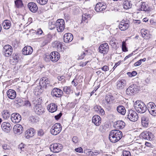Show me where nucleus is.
<instances>
[{
    "instance_id": "nucleus-1",
    "label": "nucleus",
    "mask_w": 156,
    "mask_h": 156,
    "mask_svg": "<svg viewBox=\"0 0 156 156\" xmlns=\"http://www.w3.org/2000/svg\"><path fill=\"white\" fill-rule=\"evenodd\" d=\"M122 132L118 130H112L109 136L110 141L115 143L119 141L122 138Z\"/></svg>"
},
{
    "instance_id": "nucleus-2",
    "label": "nucleus",
    "mask_w": 156,
    "mask_h": 156,
    "mask_svg": "<svg viewBox=\"0 0 156 156\" xmlns=\"http://www.w3.org/2000/svg\"><path fill=\"white\" fill-rule=\"evenodd\" d=\"M134 107L138 113H144L147 110L145 104L141 101H137L134 103Z\"/></svg>"
},
{
    "instance_id": "nucleus-3",
    "label": "nucleus",
    "mask_w": 156,
    "mask_h": 156,
    "mask_svg": "<svg viewBox=\"0 0 156 156\" xmlns=\"http://www.w3.org/2000/svg\"><path fill=\"white\" fill-rule=\"evenodd\" d=\"M62 126L59 123L54 124L51 129V133L52 135H56L59 134L62 130Z\"/></svg>"
},
{
    "instance_id": "nucleus-4",
    "label": "nucleus",
    "mask_w": 156,
    "mask_h": 156,
    "mask_svg": "<svg viewBox=\"0 0 156 156\" xmlns=\"http://www.w3.org/2000/svg\"><path fill=\"white\" fill-rule=\"evenodd\" d=\"M147 107L149 113L153 116H156V105L153 102L147 104Z\"/></svg>"
},
{
    "instance_id": "nucleus-5",
    "label": "nucleus",
    "mask_w": 156,
    "mask_h": 156,
    "mask_svg": "<svg viewBox=\"0 0 156 156\" xmlns=\"http://www.w3.org/2000/svg\"><path fill=\"white\" fill-rule=\"evenodd\" d=\"M127 118L131 121L135 122L138 119V116L135 111L130 109L129 110Z\"/></svg>"
},
{
    "instance_id": "nucleus-6",
    "label": "nucleus",
    "mask_w": 156,
    "mask_h": 156,
    "mask_svg": "<svg viewBox=\"0 0 156 156\" xmlns=\"http://www.w3.org/2000/svg\"><path fill=\"white\" fill-rule=\"evenodd\" d=\"M63 148L62 145L59 144L55 143L50 146L51 151L54 153H58Z\"/></svg>"
},
{
    "instance_id": "nucleus-7",
    "label": "nucleus",
    "mask_w": 156,
    "mask_h": 156,
    "mask_svg": "<svg viewBox=\"0 0 156 156\" xmlns=\"http://www.w3.org/2000/svg\"><path fill=\"white\" fill-rule=\"evenodd\" d=\"M56 28L58 32H62L64 30V21L62 19L58 20L55 23Z\"/></svg>"
},
{
    "instance_id": "nucleus-8",
    "label": "nucleus",
    "mask_w": 156,
    "mask_h": 156,
    "mask_svg": "<svg viewBox=\"0 0 156 156\" xmlns=\"http://www.w3.org/2000/svg\"><path fill=\"white\" fill-rule=\"evenodd\" d=\"M150 116L149 115L144 114L141 117V124L142 126L145 127L148 126L150 121Z\"/></svg>"
},
{
    "instance_id": "nucleus-9",
    "label": "nucleus",
    "mask_w": 156,
    "mask_h": 156,
    "mask_svg": "<svg viewBox=\"0 0 156 156\" xmlns=\"http://www.w3.org/2000/svg\"><path fill=\"white\" fill-rule=\"evenodd\" d=\"M100 53L104 55L106 54L109 50V47L107 43H105L101 44L98 48Z\"/></svg>"
},
{
    "instance_id": "nucleus-10",
    "label": "nucleus",
    "mask_w": 156,
    "mask_h": 156,
    "mask_svg": "<svg viewBox=\"0 0 156 156\" xmlns=\"http://www.w3.org/2000/svg\"><path fill=\"white\" fill-rule=\"evenodd\" d=\"M3 51L5 53L4 55L6 57H9L12 54V48L9 45H6L3 48Z\"/></svg>"
},
{
    "instance_id": "nucleus-11",
    "label": "nucleus",
    "mask_w": 156,
    "mask_h": 156,
    "mask_svg": "<svg viewBox=\"0 0 156 156\" xmlns=\"http://www.w3.org/2000/svg\"><path fill=\"white\" fill-rule=\"evenodd\" d=\"M141 136L143 139L149 141L152 140L153 138V135L151 132L149 131L143 132L141 134Z\"/></svg>"
},
{
    "instance_id": "nucleus-12",
    "label": "nucleus",
    "mask_w": 156,
    "mask_h": 156,
    "mask_svg": "<svg viewBox=\"0 0 156 156\" xmlns=\"http://www.w3.org/2000/svg\"><path fill=\"white\" fill-rule=\"evenodd\" d=\"M138 90V88L134 85H131L126 90V94L128 95H131L136 93Z\"/></svg>"
},
{
    "instance_id": "nucleus-13",
    "label": "nucleus",
    "mask_w": 156,
    "mask_h": 156,
    "mask_svg": "<svg viewBox=\"0 0 156 156\" xmlns=\"http://www.w3.org/2000/svg\"><path fill=\"white\" fill-rule=\"evenodd\" d=\"M51 95L54 97H60L63 94V92L61 89L54 88L51 92Z\"/></svg>"
},
{
    "instance_id": "nucleus-14",
    "label": "nucleus",
    "mask_w": 156,
    "mask_h": 156,
    "mask_svg": "<svg viewBox=\"0 0 156 156\" xmlns=\"http://www.w3.org/2000/svg\"><path fill=\"white\" fill-rule=\"evenodd\" d=\"M11 119L13 122L18 123L21 119V116L17 113H13L11 115Z\"/></svg>"
},
{
    "instance_id": "nucleus-15",
    "label": "nucleus",
    "mask_w": 156,
    "mask_h": 156,
    "mask_svg": "<svg viewBox=\"0 0 156 156\" xmlns=\"http://www.w3.org/2000/svg\"><path fill=\"white\" fill-rule=\"evenodd\" d=\"M34 110L35 112L39 115L42 114L44 112V108L41 105L40 103L38 104H36L34 108Z\"/></svg>"
},
{
    "instance_id": "nucleus-16",
    "label": "nucleus",
    "mask_w": 156,
    "mask_h": 156,
    "mask_svg": "<svg viewBox=\"0 0 156 156\" xmlns=\"http://www.w3.org/2000/svg\"><path fill=\"white\" fill-rule=\"evenodd\" d=\"M106 8L105 3L103 2H98L96 5L95 10L97 12H99L105 10Z\"/></svg>"
},
{
    "instance_id": "nucleus-17",
    "label": "nucleus",
    "mask_w": 156,
    "mask_h": 156,
    "mask_svg": "<svg viewBox=\"0 0 156 156\" xmlns=\"http://www.w3.org/2000/svg\"><path fill=\"white\" fill-rule=\"evenodd\" d=\"M49 56L51 60L54 62L57 61L60 58L59 54L57 51L51 52Z\"/></svg>"
},
{
    "instance_id": "nucleus-18",
    "label": "nucleus",
    "mask_w": 156,
    "mask_h": 156,
    "mask_svg": "<svg viewBox=\"0 0 156 156\" xmlns=\"http://www.w3.org/2000/svg\"><path fill=\"white\" fill-rule=\"evenodd\" d=\"M117 89L122 90L126 86V81L124 79H121L119 80L116 83Z\"/></svg>"
},
{
    "instance_id": "nucleus-19",
    "label": "nucleus",
    "mask_w": 156,
    "mask_h": 156,
    "mask_svg": "<svg viewBox=\"0 0 156 156\" xmlns=\"http://www.w3.org/2000/svg\"><path fill=\"white\" fill-rule=\"evenodd\" d=\"M129 24L128 21L124 20H122L119 25V29L122 31H124L129 27Z\"/></svg>"
},
{
    "instance_id": "nucleus-20",
    "label": "nucleus",
    "mask_w": 156,
    "mask_h": 156,
    "mask_svg": "<svg viewBox=\"0 0 156 156\" xmlns=\"http://www.w3.org/2000/svg\"><path fill=\"white\" fill-rule=\"evenodd\" d=\"M2 129L4 132L6 133L9 132L11 129V124L8 122H3L1 125Z\"/></svg>"
},
{
    "instance_id": "nucleus-21",
    "label": "nucleus",
    "mask_w": 156,
    "mask_h": 156,
    "mask_svg": "<svg viewBox=\"0 0 156 156\" xmlns=\"http://www.w3.org/2000/svg\"><path fill=\"white\" fill-rule=\"evenodd\" d=\"M13 130L15 133L19 135L23 132V129L22 126L20 124H16L14 126Z\"/></svg>"
},
{
    "instance_id": "nucleus-22",
    "label": "nucleus",
    "mask_w": 156,
    "mask_h": 156,
    "mask_svg": "<svg viewBox=\"0 0 156 156\" xmlns=\"http://www.w3.org/2000/svg\"><path fill=\"white\" fill-rule=\"evenodd\" d=\"M33 51L32 48L30 46L25 47L22 50L23 54L25 55H30Z\"/></svg>"
},
{
    "instance_id": "nucleus-23",
    "label": "nucleus",
    "mask_w": 156,
    "mask_h": 156,
    "mask_svg": "<svg viewBox=\"0 0 156 156\" xmlns=\"http://www.w3.org/2000/svg\"><path fill=\"white\" fill-rule=\"evenodd\" d=\"M52 46L54 48H57V51L59 52L63 51L64 50V48H63V50L62 49V43L60 42L55 41L53 43Z\"/></svg>"
},
{
    "instance_id": "nucleus-24",
    "label": "nucleus",
    "mask_w": 156,
    "mask_h": 156,
    "mask_svg": "<svg viewBox=\"0 0 156 156\" xmlns=\"http://www.w3.org/2000/svg\"><path fill=\"white\" fill-rule=\"evenodd\" d=\"M7 95L9 98L13 99L16 96V93L15 90H13L9 89L7 92Z\"/></svg>"
},
{
    "instance_id": "nucleus-25",
    "label": "nucleus",
    "mask_w": 156,
    "mask_h": 156,
    "mask_svg": "<svg viewBox=\"0 0 156 156\" xmlns=\"http://www.w3.org/2000/svg\"><path fill=\"white\" fill-rule=\"evenodd\" d=\"M73 39V35L70 33H67L64 36L63 40L66 43H69L72 41Z\"/></svg>"
},
{
    "instance_id": "nucleus-26",
    "label": "nucleus",
    "mask_w": 156,
    "mask_h": 156,
    "mask_svg": "<svg viewBox=\"0 0 156 156\" xmlns=\"http://www.w3.org/2000/svg\"><path fill=\"white\" fill-rule=\"evenodd\" d=\"M113 97L112 96L107 95L105 97V99L103 100V103L107 106L112 103Z\"/></svg>"
},
{
    "instance_id": "nucleus-27",
    "label": "nucleus",
    "mask_w": 156,
    "mask_h": 156,
    "mask_svg": "<svg viewBox=\"0 0 156 156\" xmlns=\"http://www.w3.org/2000/svg\"><path fill=\"white\" fill-rule=\"evenodd\" d=\"M30 10L32 12H35L38 10V7L36 4L34 2H30L27 5Z\"/></svg>"
},
{
    "instance_id": "nucleus-28",
    "label": "nucleus",
    "mask_w": 156,
    "mask_h": 156,
    "mask_svg": "<svg viewBox=\"0 0 156 156\" xmlns=\"http://www.w3.org/2000/svg\"><path fill=\"white\" fill-rule=\"evenodd\" d=\"M92 121L95 125L99 126L101 123V119L99 116L95 115L92 117Z\"/></svg>"
},
{
    "instance_id": "nucleus-29",
    "label": "nucleus",
    "mask_w": 156,
    "mask_h": 156,
    "mask_svg": "<svg viewBox=\"0 0 156 156\" xmlns=\"http://www.w3.org/2000/svg\"><path fill=\"white\" fill-rule=\"evenodd\" d=\"M47 109L51 112L53 113L55 112L57 109V106L55 103H51L48 105L47 106Z\"/></svg>"
},
{
    "instance_id": "nucleus-30",
    "label": "nucleus",
    "mask_w": 156,
    "mask_h": 156,
    "mask_svg": "<svg viewBox=\"0 0 156 156\" xmlns=\"http://www.w3.org/2000/svg\"><path fill=\"white\" fill-rule=\"evenodd\" d=\"M125 123L122 121L119 120L116 122L115 124V127L118 129H121L124 128L125 126Z\"/></svg>"
},
{
    "instance_id": "nucleus-31",
    "label": "nucleus",
    "mask_w": 156,
    "mask_h": 156,
    "mask_svg": "<svg viewBox=\"0 0 156 156\" xmlns=\"http://www.w3.org/2000/svg\"><path fill=\"white\" fill-rule=\"evenodd\" d=\"M34 129L30 128L27 129L26 132V137L29 138L30 137H32L34 135Z\"/></svg>"
},
{
    "instance_id": "nucleus-32",
    "label": "nucleus",
    "mask_w": 156,
    "mask_h": 156,
    "mask_svg": "<svg viewBox=\"0 0 156 156\" xmlns=\"http://www.w3.org/2000/svg\"><path fill=\"white\" fill-rule=\"evenodd\" d=\"M117 112L122 115H124L126 112V110L124 107L122 105H119L117 108Z\"/></svg>"
},
{
    "instance_id": "nucleus-33",
    "label": "nucleus",
    "mask_w": 156,
    "mask_h": 156,
    "mask_svg": "<svg viewBox=\"0 0 156 156\" xmlns=\"http://www.w3.org/2000/svg\"><path fill=\"white\" fill-rule=\"evenodd\" d=\"M148 33L149 31L145 29H142L141 30V33L143 37L147 40H149L150 38V37L149 36Z\"/></svg>"
},
{
    "instance_id": "nucleus-34",
    "label": "nucleus",
    "mask_w": 156,
    "mask_h": 156,
    "mask_svg": "<svg viewBox=\"0 0 156 156\" xmlns=\"http://www.w3.org/2000/svg\"><path fill=\"white\" fill-rule=\"evenodd\" d=\"M52 38V35L50 34H48L45 35L44 37V40L43 42V45H46L48 43H50Z\"/></svg>"
},
{
    "instance_id": "nucleus-35",
    "label": "nucleus",
    "mask_w": 156,
    "mask_h": 156,
    "mask_svg": "<svg viewBox=\"0 0 156 156\" xmlns=\"http://www.w3.org/2000/svg\"><path fill=\"white\" fill-rule=\"evenodd\" d=\"M11 23L9 20H4L2 23V26L5 29H9L11 26Z\"/></svg>"
},
{
    "instance_id": "nucleus-36",
    "label": "nucleus",
    "mask_w": 156,
    "mask_h": 156,
    "mask_svg": "<svg viewBox=\"0 0 156 156\" xmlns=\"http://www.w3.org/2000/svg\"><path fill=\"white\" fill-rule=\"evenodd\" d=\"M149 10V8L147 4L145 2H142L140 5V10L146 11H148Z\"/></svg>"
},
{
    "instance_id": "nucleus-37",
    "label": "nucleus",
    "mask_w": 156,
    "mask_h": 156,
    "mask_svg": "<svg viewBox=\"0 0 156 156\" xmlns=\"http://www.w3.org/2000/svg\"><path fill=\"white\" fill-rule=\"evenodd\" d=\"M3 118L5 119H7L9 117L10 113L7 110H4L2 112Z\"/></svg>"
},
{
    "instance_id": "nucleus-38",
    "label": "nucleus",
    "mask_w": 156,
    "mask_h": 156,
    "mask_svg": "<svg viewBox=\"0 0 156 156\" xmlns=\"http://www.w3.org/2000/svg\"><path fill=\"white\" fill-rule=\"evenodd\" d=\"M132 5V4L131 3L130 1L127 0L124 1L123 5L124 8L126 9L130 8Z\"/></svg>"
},
{
    "instance_id": "nucleus-39",
    "label": "nucleus",
    "mask_w": 156,
    "mask_h": 156,
    "mask_svg": "<svg viewBox=\"0 0 156 156\" xmlns=\"http://www.w3.org/2000/svg\"><path fill=\"white\" fill-rule=\"evenodd\" d=\"M109 44L111 45L113 48H116L118 44V43L116 42V40L115 38H112L110 41Z\"/></svg>"
},
{
    "instance_id": "nucleus-40",
    "label": "nucleus",
    "mask_w": 156,
    "mask_h": 156,
    "mask_svg": "<svg viewBox=\"0 0 156 156\" xmlns=\"http://www.w3.org/2000/svg\"><path fill=\"white\" fill-rule=\"evenodd\" d=\"M63 91L66 94H69L70 93L73 92V90L71 89L70 87H65L63 88Z\"/></svg>"
},
{
    "instance_id": "nucleus-41",
    "label": "nucleus",
    "mask_w": 156,
    "mask_h": 156,
    "mask_svg": "<svg viewBox=\"0 0 156 156\" xmlns=\"http://www.w3.org/2000/svg\"><path fill=\"white\" fill-rule=\"evenodd\" d=\"M16 7L17 8H21L23 4L21 0H16L15 1Z\"/></svg>"
},
{
    "instance_id": "nucleus-42",
    "label": "nucleus",
    "mask_w": 156,
    "mask_h": 156,
    "mask_svg": "<svg viewBox=\"0 0 156 156\" xmlns=\"http://www.w3.org/2000/svg\"><path fill=\"white\" fill-rule=\"evenodd\" d=\"M39 84L40 86L41 87H43L45 89L46 88L48 87L49 86L48 85H47V84L44 82V81L41 80L40 79Z\"/></svg>"
},
{
    "instance_id": "nucleus-43",
    "label": "nucleus",
    "mask_w": 156,
    "mask_h": 156,
    "mask_svg": "<svg viewBox=\"0 0 156 156\" xmlns=\"http://www.w3.org/2000/svg\"><path fill=\"white\" fill-rule=\"evenodd\" d=\"M37 2L40 5H43L46 4L48 0H37Z\"/></svg>"
},
{
    "instance_id": "nucleus-44",
    "label": "nucleus",
    "mask_w": 156,
    "mask_h": 156,
    "mask_svg": "<svg viewBox=\"0 0 156 156\" xmlns=\"http://www.w3.org/2000/svg\"><path fill=\"white\" fill-rule=\"evenodd\" d=\"M122 49L123 51L126 52L127 51V48L126 47V43L125 42L123 41L122 42Z\"/></svg>"
},
{
    "instance_id": "nucleus-45",
    "label": "nucleus",
    "mask_w": 156,
    "mask_h": 156,
    "mask_svg": "<svg viewBox=\"0 0 156 156\" xmlns=\"http://www.w3.org/2000/svg\"><path fill=\"white\" fill-rule=\"evenodd\" d=\"M44 131L42 129H40L37 131V135L40 136H42L44 134Z\"/></svg>"
},
{
    "instance_id": "nucleus-46",
    "label": "nucleus",
    "mask_w": 156,
    "mask_h": 156,
    "mask_svg": "<svg viewBox=\"0 0 156 156\" xmlns=\"http://www.w3.org/2000/svg\"><path fill=\"white\" fill-rule=\"evenodd\" d=\"M14 101L17 104H22L23 101L20 98L17 97L16 98Z\"/></svg>"
},
{
    "instance_id": "nucleus-47",
    "label": "nucleus",
    "mask_w": 156,
    "mask_h": 156,
    "mask_svg": "<svg viewBox=\"0 0 156 156\" xmlns=\"http://www.w3.org/2000/svg\"><path fill=\"white\" fill-rule=\"evenodd\" d=\"M41 80H42L44 81V82L46 83L47 84V85L49 86L50 81L48 80V79L45 77H43L41 79Z\"/></svg>"
},
{
    "instance_id": "nucleus-48",
    "label": "nucleus",
    "mask_w": 156,
    "mask_h": 156,
    "mask_svg": "<svg viewBox=\"0 0 156 156\" xmlns=\"http://www.w3.org/2000/svg\"><path fill=\"white\" fill-rule=\"evenodd\" d=\"M72 141L74 143L76 144L78 142L79 139L77 136H74L72 138Z\"/></svg>"
},
{
    "instance_id": "nucleus-49",
    "label": "nucleus",
    "mask_w": 156,
    "mask_h": 156,
    "mask_svg": "<svg viewBox=\"0 0 156 156\" xmlns=\"http://www.w3.org/2000/svg\"><path fill=\"white\" fill-rule=\"evenodd\" d=\"M101 107L98 105H96L94 107V111L97 112H99V111L101 108Z\"/></svg>"
},
{
    "instance_id": "nucleus-50",
    "label": "nucleus",
    "mask_w": 156,
    "mask_h": 156,
    "mask_svg": "<svg viewBox=\"0 0 156 156\" xmlns=\"http://www.w3.org/2000/svg\"><path fill=\"white\" fill-rule=\"evenodd\" d=\"M75 151L78 152L82 153L83 152V149L81 147L77 148L75 149Z\"/></svg>"
},
{
    "instance_id": "nucleus-51",
    "label": "nucleus",
    "mask_w": 156,
    "mask_h": 156,
    "mask_svg": "<svg viewBox=\"0 0 156 156\" xmlns=\"http://www.w3.org/2000/svg\"><path fill=\"white\" fill-rule=\"evenodd\" d=\"M123 156H131L130 153L129 152L126 151H124L123 152Z\"/></svg>"
},
{
    "instance_id": "nucleus-52",
    "label": "nucleus",
    "mask_w": 156,
    "mask_h": 156,
    "mask_svg": "<svg viewBox=\"0 0 156 156\" xmlns=\"http://www.w3.org/2000/svg\"><path fill=\"white\" fill-rule=\"evenodd\" d=\"M86 55V54L84 52H83L79 56V57L78 58V59L79 60H80L83 59Z\"/></svg>"
},
{
    "instance_id": "nucleus-53",
    "label": "nucleus",
    "mask_w": 156,
    "mask_h": 156,
    "mask_svg": "<svg viewBox=\"0 0 156 156\" xmlns=\"http://www.w3.org/2000/svg\"><path fill=\"white\" fill-rule=\"evenodd\" d=\"M49 27L51 29H53L56 27L55 23H52L51 22L49 24Z\"/></svg>"
},
{
    "instance_id": "nucleus-54",
    "label": "nucleus",
    "mask_w": 156,
    "mask_h": 156,
    "mask_svg": "<svg viewBox=\"0 0 156 156\" xmlns=\"http://www.w3.org/2000/svg\"><path fill=\"white\" fill-rule=\"evenodd\" d=\"M101 69L103 71L106 72L109 70V67L107 66H105L102 67Z\"/></svg>"
},
{
    "instance_id": "nucleus-55",
    "label": "nucleus",
    "mask_w": 156,
    "mask_h": 156,
    "mask_svg": "<svg viewBox=\"0 0 156 156\" xmlns=\"http://www.w3.org/2000/svg\"><path fill=\"white\" fill-rule=\"evenodd\" d=\"M18 148L19 149H20L21 151H24V144L23 143H21L20 144Z\"/></svg>"
},
{
    "instance_id": "nucleus-56",
    "label": "nucleus",
    "mask_w": 156,
    "mask_h": 156,
    "mask_svg": "<svg viewBox=\"0 0 156 156\" xmlns=\"http://www.w3.org/2000/svg\"><path fill=\"white\" fill-rule=\"evenodd\" d=\"M90 17V15H87L86 14H84V15H83L82 20H86Z\"/></svg>"
},
{
    "instance_id": "nucleus-57",
    "label": "nucleus",
    "mask_w": 156,
    "mask_h": 156,
    "mask_svg": "<svg viewBox=\"0 0 156 156\" xmlns=\"http://www.w3.org/2000/svg\"><path fill=\"white\" fill-rule=\"evenodd\" d=\"M62 115V113L61 112H60L59 114L55 116V118L56 120H58L60 119Z\"/></svg>"
},
{
    "instance_id": "nucleus-58",
    "label": "nucleus",
    "mask_w": 156,
    "mask_h": 156,
    "mask_svg": "<svg viewBox=\"0 0 156 156\" xmlns=\"http://www.w3.org/2000/svg\"><path fill=\"white\" fill-rule=\"evenodd\" d=\"M3 149L4 150H8L9 149V146L7 145L6 144H4L2 146Z\"/></svg>"
},
{
    "instance_id": "nucleus-59",
    "label": "nucleus",
    "mask_w": 156,
    "mask_h": 156,
    "mask_svg": "<svg viewBox=\"0 0 156 156\" xmlns=\"http://www.w3.org/2000/svg\"><path fill=\"white\" fill-rule=\"evenodd\" d=\"M13 58L14 59V60L16 61H17L18 59V57L16 54H15V55L14 54H13L12 56Z\"/></svg>"
},
{
    "instance_id": "nucleus-60",
    "label": "nucleus",
    "mask_w": 156,
    "mask_h": 156,
    "mask_svg": "<svg viewBox=\"0 0 156 156\" xmlns=\"http://www.w3.org/2000/svg\"><path fill=\"white\" fill-rule=\"evenodd\" d=\"M151 24L153 25H156V21L154 20V19H151L150 21Z\"/></svg>"
},
{
    "instance_id": "nucleus-61",
    "label": "nucleus",
    "mask_w": 156,
    "mask_h": 156,
    "mask_svg": "<svg viewBox=\"0 0 156 156\" xmlns=\"http://www.w3.org/2000/svg\"><path fill=\"white\" fill-rule=\"evenodd\" d=\"M25 105L27 107H30L31 106V104L30 102L27 100L25 101Z\"/></svg>"
},
{
    "instance_id": "nucleus-62",
    "label": "nucleus",
    "mask_w": 156,
    "mask_h": 156,
    "mask_svg": "<svg viewBox=\"0 0 156 156\" xmlns=\"http://www.w3.org/2000/svg\"><path fill=\"white\" fill-rule=\"evenodd\" d=\"M87 154L89 155L94 156L93 155L94 151H88Z\"/></svg>"
},
{
    "instance_id": "nucleus-63",
    "label": "nucleus",
    "mask_w": 156,
    "mask_h": 156,
    "mask_svg": "<svg viewBox=\"0 0 156 156\" xmlns=\"http://www.w3.org/2000/svg\"><path fill=\"white\" fill-rule=\"evenodd\" d=\"M43 33L42 30L41 29H38L36 33L38 35H41Z\"/></svg>"
},
{
    "instance_id": "nucleus-64",
    "label": "nucleus",
    "mask_w": 156,
    "mask_h": 156,
    "mask_svg": "<svg viewBox=\"0 0 156 156\" xmlns=\"http://www.w3.org/2000/svg\"><path fill=\"white\" fill-rule=\"evenodd\" d=\"M141 64V62L140 61V60H139L138 61L134 63V66H140Z\"/></svg>"
}]
</instances>
